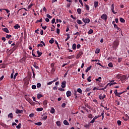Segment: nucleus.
I'll return each instance as SVG.
<instances>
[{
    "label": "nucleus",
    "instance_id": "nucleus-1",
    "mask_svg": "<svg viewBox=\"0 0 129 129\" xmlns=\"http://www.w3.org/2000/svg\"><path fill=\"white\" fill-rule=\"evenodd\" d=\"M101 19H102V20H104L105 22H106V21H107V15L106 14H103L99 18V20H101Z\"/></svg>",
    "mask_w": 129,
    "mask_h": 129
},
{
    "label": "nucleus",
    "instance_id": "nucleus-2",
    "mask_svg": "<svg viewBox=\"0 0 129 129\" xmlns=\"http://www.w3.org/2000/svg\"><path fill=\"white\" fill-rule=\"evenodd\" d=\"M82 21L85 23V25H84V26H85L86 24H89V23H90V19H89V18H83Z\"/></svg>",
    "mask_w": 129,
    "mask_h": 129
},
{
    "label": "nucleus",
    "instance_id": "nucleus-3",
    "mask_svg": "<svg viewBox=\"0 0 129 129\" xmlns=\"http://www.w3.org/2000/svg\"><path fill=\"white\" fill-rule=\"evenodd\" d=\"M118 45H119V41H114L113 43V48H116L118 46Z\"/></svg>",
    "mask_w": 129,
    "mask_h": 129
},
{
    "label": "nucleus",
    "instance_id": "nucleus-4",
    "mask_svg": "<svg viewBox=\"0 0 129 129\" xmlns=\"http://www.w3.org/2000/svg\"><path fill=\"white\" fill-rule=\"evenodd\" d=\"M82 55H83V52L80 51L77 55L76 59H79L80 57H82Z\"/></svg>",
    "mask_w": 129,
    "mask_h": 129
},
{
    "label": "nucleus",
    "instance_id": "nucleus-5",
    "mask_svg": "<svg viewBox=\"0 0 129 129\" xmlns=\"http://www.w3.org/2000/svg\"><path fill=\"white\" fill-rule=\"evenodd\" d=\"M119 78H120V80H121L122 82H124V81H125V79H126V76L125 75H123L121 77H120Z\"/></svg>",
    "mask_w": 129,
    "mask_h": 129
},
{
    "label": "nucleus",
    "instance_id": "nucleus-6",
    "mask_svg": "<svg viewBox=\"0 0 129 129\" xmlns=\"http://www.w3.org/2000/svg\"><path fill=\"white\" fill-rule=\"evenodd\" d=\"M106 97V95H105V94H104L103 96L102 95H99V99H100V100H102V99H104V98H105Z\"/></svg>",
    "mask_w": 129,
    "mask_h": 129
},
{
    "label": "nucleus",
    "instance_id": "nucleus-7",
    "mask_svg": "<svg viewBox=\"0 0 129 129\" xmlns=\"http://www.w3.org/2000/svg\"><path fill=\"white\" fill-rule=\"evenodd\" d=\"M62 88H65L66 87V81H63L61 82Z\"/></svg>",
    "mask_w": 129,
    "mask_h": 129
},
{
    "label": "nucleus",
    "instance_id": "nucleus-8",
    "mask_svg": "<svg viewBox=\"0 0 129 129\" xmlns=\"http://www.w3.org/2000/svg\"><path fill=\"white\" fill-rule=\"evenodd\" d=\"M67 96V97H70L71 96L72 93H71V91H68L66 93Z\"/></svg>",
    "mask_w": 129,
    "mask_h": 129
},
{
    "label": "nucleus",
    "instance_id": "nucleus-9",
    "mask_svg": "<svg viewBox=\"0 0 129 129\" xmlns=\"http://www.w3.org/2000/svg\"><path fill=\"white\" fill-rule=\"evenodd\" d=\"M111 11L112 13H114V14H116L117 12H115V11H114V6L113 4H112L111 6Z\"/></svg>",
    "mask_w": 129,
    "mask_h": 129
},
{
    "label": "nucleus",
    "instance_id": "nucleus-10",
    "mask_svg": "<svg viewBox=\"0 0 129 129\" xmlns=\"http://www.w3.org/2000/svg\"><path fill=\"white\" fill-rule=\"evenodd\" d=\"M3 31H4V32H5L7 34H9V33H10V31H9V29H8V28H3Z\"/></svg>",
    "mask_w": 129,
    "mask_h": 129
},
{
    "label": "nucleus",
    "instance_id": "nucleus-11",
    "mask_svg": "<svg viewBox=\"0 0 129 129\" xmlns=\"http://www.w3.org/2000/svg\"><path fill=\"white\" fill-rule=\"evenodd\" d=\"M26 59H27V57L24 56L23 58H22L20 60L21 63H23V62H25L26 61Z\"/></svg>",
    "mask_w": 129,
    "mask_h": 129
},
{
    "label": "nucleus",
    "instance_id": "nucleus-12",
    "mask_svg": "<svg viewBox=\"0 0 129 129\" xmlns=\"http://www.w3.org/2000/svg\"><path fill=\"white\" fill-rule=\"evenodd\" d=\"M23 112V110H19L17 109L16 111V113H17V114L19 113H22Z\"/></svg>",
    "mask_w": 129,
    "mask_h": 129
},
{
    "label": "nucleus",
    "instance_id": "nucleus-13",
    "mask_svg": "<svg viewBox=\"0 0 129 129\" xmlns=\"http://www.w3.org/2000/svg\"><path fill=\"white\" fill-rule=\"evenodd\" d=\"M94 8L95 9H96V8H97V7H98V2H95L94 3Z\"/></svg>",
    "mask_w": 129,
    "mask_h": 129
},
{
    "label": "nucleus",
    "instance_id": "nucleus-14",
    "mask_svg": "<svg viewBox=\"0 0 129 129\" xmlns=\"http://www.w3.org/2000/svg\"><path fill=\"white\" fill-rule=\"evenodd\" d=\"M37 57H41V55L43 54V53H42V52H40V51L37 50Z\"/></svg>",
    "mask_w": 129,
    "mask_h": 129
},
{
    "label": "nucleus",
    "instance_id": "nucleus-15",
    "mask_svg": "<svg viewBox=\"0 0 129 129\" xmlns=\"http://www.w3.org/2000/svg\"><path fill=\"white\" fill-rule=\"evenodd\" d=\"M63 124H64V125H69V122L67 120H64L63 121Z\"/></svg>",
    "mask_w": 129,
    "mask_h": 129
},
{
    "label": "nucleus",
    "instance_id": "nucleus-16",
    "mask_svg": "<svg viewBox=\"0 0 129 129\" xmlns=\"http://www.w3.org/2000/svg\"><path fill=\"white\" fill-rule=\"evenodd\" d=\"M43 22V18H41L40 20H38L35 22V24H38V23H42Z\"/></svg>",
    "mask_w": 129,
    "mask_h": 129
},
{
    "label": "nucleus",
    "instance_id": "nucleus-17",
    "mask_svg": "<svg viewBox=\"0 0 129 129\" xmlns=\"http://www.w3.org/2000/svg\"><path fill=\"white\" fill-rule=\"evenodd\" d=\"M91 68H92V66H90V67H88L87 69L86 70V73H87V72H88V71H89Z\"/></svg>",
    "mask_w": 129,
    "mask_h": 129
},
{
    "label": "nucleus",
    "instance_id": "nucleus-18",
    "mask_svg": "<svg viewBox=\"0 0 129 129\" xmlns=\"http://www.w3.org/2000/svg\"><path fill=\"white\" fill-rule=\"evenodd\" d=\"M77 24H79V25H82V24H83L82 21H81V20H80L79 19H78L77 20Z\"/></svg>",
    "mask_w": 129,
    "mask_h": 129
},
{
    "label": "nucleus",
    "instance_id": "nucleus-19",
    "mask_svg": "<svg viewBox=\"0 0 129 129\" xmlns=\"http://www.w3.org/2000/svg\"><path fill=\"white\" fill-rule=\"evenodd\" d=\"M67 38L65 39V41H68L70 39V34H67Z\"/></svg>",
    "mask_w": 129,
    "mask_h": 129
},
{
    "label": "nucleus",
    "instance_id": "nucleus-20",
    "mask_svg": "<svg viewBox=\"0 0 129 129\" xmlns=\"http://www.w3.org/2000/svg\"><path fill=\"white\" fill-rule=\"evenodd\" d=\"M14 29H19V28H21V26L19 25V24H17L14 26Z\"/></svg>",
    "mask_w": 129,
    "mask_h": 129
},
{
    "label": "nucleus",
    "instance_id": "nucleus-21",
    "mask_svg": "<svg viewBox=\"0 0 129 129\" xmlns=\"http://www.w3.org/2000/svg\"><path fill=\"white\" fill-rule=\"evenodd\" d=\"M114 94L116 96H118V97H120V96L118 95V93L117 92V90H115L114 91Z\"/></svg>",
    "mask_w": 129,
    "mask_h": 129
},
{
    "label": "nucleus",
    "instance_id": "nucleus-22",
    "mask_svg": "<svg viewBox=\"0 0 129 129\" xmlns=\"http://www.w3.org/2000/svg\"><path fill=\"white\" fill-rule=\"evenodd\" d=\"M8 117H11V118H13L14 117V115L13 114V113H10L8 114Z\"/></svg>",
    "mask_w": 129,
    "mask_h": 129
},
{
    "label": "nucleus",
    "instance_id": "nucleus-23",
    "mask_svg": "<svg viewBox=\"0 0 129 129\" xmlns=\"http://www.w3.org/2000/svg\"><path fill=\"white\" fill-rule=\"evenodd\" d=\"M77 92H79V93H80V94H82V90H81V88H78L77 89Z\"/></svg>",
    "mask_w": 129,
    "mask_h": 129
},
{
    "label": "nucleus",
    "instance_id": "nucleus-24",
    "mask_svg": "<svg viewBox=\"0 0 129 129\" xmlns=\"http://www.w3.org/2000/svg\"><path fill=\"white\" fill-rule=\"evenodd\" d=\"M55 43L56 45H57V47L58 50H60V47L59 46V43H58V42L57 41V40H55Z\"/></svg>",
    "mask_w": 129,
    "mask_h": 129
},
{
    "label": "nucleus",
    "instance_id": "nucleus-25",
    "mask_svg": "<svg viewBox=\"0 0 129 129\" xmlns=\"http://www.w3.org/2000/svg\"><path fill=\"white\" fill-rule=\"evenodd\" d=\"M44 109L43 108H37L36 109L37 111H42Z\"/></svg>",
    "mask_w": 129,
    "mask_h": 129
},
{
    "label": "nucleus",
    "instance_id": "nucleus-26",
    "mask_svg": "<svg viewBox=\"0 0 129 129\" xmlns=\"http://www.w3.org/2000/svg\"><path fill=\"white\" fill-rule=\"evenodd\" d=\"M36 64V62H35L33 64V67L35 68L36 69H39V67H38Z\"/></svg>",
    "mask_w": 129,
    "mask_h": 129
},
{
    "label": "nucleus",
    "instance_id": "nucleus-27",
    "mask_svg": "<svg viewBox=\"0 0 129 129\" xmlns=\"http://www.w3.org/2000/svg\"><path fill=\"white\" fill-rule=\"evenodd\" d=\"M88 33L89 35H91V34H92L93 33V30L90 29Z\"/></svg>",
    "mask_w": 129,
    "mask_h": 129
},
{
    "label": "nucleus",
    "instance_id": "nucleus-28",
    "mask_svg": "<svg viewBox=\"0 0 129 129\" xmlns=\"http://www.w3.org/2000/svg\"><path fill=\"white\" fill-rule=\"evenodd\" d=\"M108 66L109 67H110L111 68H112V67H113V64H112V62H109L108 64Z\"/></svg>",
    "mask_w": 129,
    "mask_h": 129
},
{
    "label": "nucleus",
    "instance_id": "nucleus-29",
    "mask_svg": "<svg viewBox=\"0 0 129 129\" xmlns=\"http://www.w3.org/2000/svg\"><path fill=\"white\" fill-rule=\"evenodd\" d=\"M119 20L121 23H125V20H124L122 18H120Z\"/></svg>",
    "mask_w": 129,
    "mask_h": 129
},
{
    "label": "nucleus",
    "instance_id": "nucleus-30",
    "mask_svg": "<svg viewBox=\"0 0 129 129\" xmlns=\"http://www.w3.org/2000/svg\"><path fill=\"white\" fill-rule=\"evenodd\" d=\"M85 127H89L90 126H91V124H90V123H89L88 124H86V125H84Z\"/></svg>",
    "mask_w": 129,
    "mask_h": 129
},
{
    "label": "nucleus",
    "instance_id": "nucleus-31",
    "mask_svg": "<svg viewBox=\"0 0 129 129\" xmlns=\"http://www.w3.org/2000/svg\"><path fill=\"white\" fill-rule=\"evenodd\" d=\"M85 8H86V10H87V11H89V6L85 4Z\"/></svg>",
    "mask_w": 129,
    "mask_h": 129
},
{
    "label": "nucleus",
    "instance_id": "nucleus-32",
    "mask_svg": "<svg viewBox=\"0 0 129 129\" xmlns=\"http://www.w3.org/2000/svg\"><path fill=\"white\" fill-rule=\"evenodd\" d=\"M35 124H36V125H42V122L39 121V122L35 123Z\"/></svg>",
    "mask_w": 129,
    "mask_h": 129
},
{
    "label": "nucleus",
    "instance_id": "nucleus-33",
    "mask_svg": "<svg viewBox=\"0 0 129 129\" xmlns=\"http://www.w3.org/2000/svg\"><path fill=\"white\" fill-rule=\"evenodd\" d=\"M99 52H100V49L99 48H97L95 51V53L98 54L99 53Z\"/></svg>",
    "mask_w": 129,
    "mask_h": 129
},
{
    "label": "nucleus",
    "instance_id": "nucleus-34",
    "mask_svg": "<svg viewBox=\"0 0 129 129\" xmlns=\"http://www.w3.org/2000/svg\"><path fill=\"white\" fill-rule=\"evenodd\" d=\"M72 48H73V50H76V44L74 43L73 44Z\"/></svg>",
    "mask_w": 129,
    "mask_h": 129
},
{
    "label": "nucleus",
    "instance_id": "nucleus-35",
    "mask_svg": "<svg viewBox=\"0 0 129 129\" xmlns=\"http://www.w3.org/2000/svg\"><path fill=\"white\" fill-rule=\"evenodd\" d=\"M77 13L79 15H80L81 14V9L78 8L77 9Z\"/></svg>",
    "mask_w": 129,
    "mask_h": 129
},
{
    "label": "nucleus",
    "instance_id": "nucleus-36",
    "mask_svg": "<svg viewBox=\"0 0 129 129\" xmlns=\"http://www.w3.org/2000/svg\"><path fill=\"white\" fill-rule=\"evenodd\" d=\"M43 95H42V94H37V98L38 99H40V97H42Z\"/></svg>",
    "mask_w": 129,
    "mask_h": 129
},
{
    "label": "nucleus",
    "instance_id": "nucleus-37",
    "mask_svg": "<svg viewBox=\"0 0 129 129\" xmlns=\"http://www.w3.org/2000/svg\"><path fill=\"white\" fill-rule=\"evenodd\" d=\"M101 117V115H97V116H95L93 119L94 120H96V119H97V118H98V117Z\"/></svg>",
    "mask_w": 129,
    "mask_h": 129
},
{
    "label": "nucleus",
    "instance_id": "nucleus-38",
    "mask_svg": "<svg viewBox=\"0 0 129 129\" xmlns=\"http://www.w3.org/2000/svg\"><path fill=\"white\" fill-rule=\"evenodd\" d=\"M50 113H55V109L54 108L51 109Z\"/></svg>",
    "mask_w": 129,
    "mask_h": 129
},
{
    "label": "nucleus",
    "instance_id": "nucleus-39",
    "mask_svg": "<svg viewBox=\"0 0 129 129\" xmlns=\"http://www.w3.org/2000/svg\"><path fill=\"white\" fill-rule=\"evenodd\" d=\"M41 86H42V85L40 83H38L37 84V88H40Z\"/></svg>",
    "mask_w": 129,
    "mask_h": 129
},
{
    "label": "nucleus",
    "instance_id": "nucleus-40",
    "mask_svg": "<svg viewBox=\"0 0 129 129\" xmlns=\"http://www.w3.org/2000/svg\"><path fill=\"white\" fill-rule=\"evenodd\" d=\"M57 23H62V20L60 19H56V22L55 23V24H57Z\"/></svg>",
    "mask_w": 129,
    "mask_h": 129
},
{
    "label": "nucleus",
    "instance_id": "nucleus-41",
    "mask_svg": "<svg viewBox=\"0 0 129 129\" xmlns=\"http://www.w3.org/2000/svg\"><path fill=\"white\" fill-rule=\"evenodd\" d=\"M3 11H6V12L7 13V14H10V11L8 9H3Z\"/></svg>",
    "mask_w": 129,
    "mask_h": 129
},
{
    "label": "nucleus",
    "instance_id": "nucleus-42",
    "mask_svg": "<svg viewBox=\"0 0 129 129\" xmlns=\"http://www.w3.org/2000/svg\"><path fill=\"white\" fill-rule=\"evenodd\" d=\"M50 44H53L54 43V39L51 38V39L49 40Z\"/></svg>",
    "mask_w": 129,
    "mask_h": 129
},
{
    "label": "nucleus",
    "instance_id": "nucleus-43",
    "mask_svg": "<svg viewBox=\"0 0 129 129\" xmlns=\"http://www.w3.org/2000/svg\"><path fill=\"white\" fill-rule=\"evenodd\" d=\"M117 123L118 124V125H121V121L118 120L117 121Z\"/></svg>",
    "mask_w": 129,
    "mask_h": 129
},
{
    "label": "nucleus",
    "instance_id": "nucleus-44",
    "mask_svg": "<svg viewBox=\"0 0 129 129\" xmlns=\"http://www.w3.org/2000/svg\"><path fill=\"white\" fill-rule=\"evenodd\" d=\"M30 104H31V105L34 106L35 105V103L32 100H30Z\"/></svg>",
    "mask_w": 129,
    "mask_h": 129
},
{
    "label": "nucleus",
    "instance_id": "nucleus-45",
    "mask_svg": "<svg viewBox=\"0 0 129 129\" xmlns=\"http://www.w3.org/2000/svg\"><path fill=\"white\" fill-rule=\"evenodd\" d=\"M56 123L57 125H58V126H60V125H61V122L60 121H57Z\"/></svg>",
    "mask_w": 129,
    "mask_h": 129
},
{
    "label": "nucleus",
    "instance_id": "nucleus-46",
    "mask_svg": "<svg viewBox=\"0 0 129 129\" xmlns=\"http://www.w3.org/2000/svg\"><path fill=\"white\" fill-rule=\"evenodd\" d=\"M32 73H33L32 78H35L36 77V74H35V73L34 72V70H32Z\"/></svg>",
    "mask_w": 129,
    "mask_h": 129
},
{
    "label": "nucleus",
    "instance_id": "nucleus-47",
    "mask_svg": "<svg viewBox=\"0 0 129 129\" xmlns=\"http://www.w3.org/2000/svg\"><path fill=\"white\" fill-rule=\"evenodd\" d=\"M114 84H116V82L112 83H108L107 84V85H109V86H111V85H113Z\"/></svg>",
    "mask_w": 129,
    "mask_h": 129
},
{
    "label": "nucleus",
    "instance_id": "nucleus-48",
    "mask_svg": "<svg viewBox=\"0 0 129 129\" xmlns=\"http://www.w3.org/2000/svg\"><path fill=\"white\" fill-rule=\"evenodd\" d=\"M87 80H88V82H91V76H89Z\"/></svg>",
    "mask_w": 129,
    "mask_h": 129
},
{
    "label": "nucleus",
    "instance_id": "nucleus-49",
    "mask_svg": "<svg viewBox=\"0 0 129 129\" xmlns=\"http://www.w3.org/2000/svg\"><path fill=\"white\" fill-rule=\"evenodd\" d=\"M6 38H7V39H11V38H12V35H9V34H7Z\"/></svg>",
    "mask_w": 129,
    "mask_h": 129
},
{
    "label": "nucleus",
    "instance_id": "nucleus-50",
    "mask_svg": "<svg viewBox=\"0 0 129 129\" xmlns=\"http://www.w3.org/2000/svg\"><path fill=\"white\" fill-rule=\"evenodd\" d=\"M34 116H35V114L32 113L30 114L29 117H34Z\"/></svg>",
    "mask_w": 129,
    "mask_h": 129
},
{
    "label": "nucleus",
    "instance_id": "nucleus-51",
    "mask_svg": "<svg viewBox=\"0 0 129 129\" xmlns=\"http://www.w3.org/2000/svg\"><path fill=\"white\" fill-rule=\"evenodd\" d=\"M14 70H13V73H12L11 74V79H13V78H14Z\"/></svg>",
    "mask_w": 129,
    "mask_h": 129
},
{
    "label": "nucleus",
    "instance_id": "nucleus-52",
    "mask_svg": "<svg viewBox=\"0 0 129 129\" xmlns=\"http://www.w3.org/2000/svg\"><path fill=\"white\" fill-rule=\"evenodd\" d=\"M101 77H99L98 79H96V81H99V82H101Z\"/></svg>",
    "mask_w": 129,
    "mask_h": 129
},
{
    "label": "nucleus",
    "instance_id": "nucleus-53",
    "mask_svg": "<svg viewBox=\"0 0 129 129\" xmlns=\"http://www.w3.org/2000/svg\"><path fill=\"white\" fill-rule=\"evenodd\" d=\"M88 117L89 118H92V117H93V115H92V114H89L88 116Z\"/></svg>",
    "mask_w": 129,
    "mask_h": 129
},
{
    "label": "nucleus",
    "instance_id": "nucleus-54",
    "mask_svg": "<svg viewBox=\"0 0 129 129\" xmlns=\"http://www.w3.org/2000/svg\"><path fill=\"white\" fill-rule=\"evenodd\" d=\"M47 18H48V19H52V16H51L49 14L46 15Z\"/></svg>",
    "mask_w": 129,
    "mask_h": 129
},
{
    "label": "nucleus",
    "instance_id": "nucleus-55",
    "mask_svg": "<svg viewBox=\"0 0 129 129\" xmlns=\"http://www.w3.org/2000/svg\"><path fill=\"white\" fill-rule=\"evenodd\" d=\"M65 106H66V103H63L62 104H61V107H63V108L65 107Z\"/></svg>",
    "mask_w": 129,
    "mask_h": 129
},
{
    "label": "nucleus",
    "instance_id": "nucleus-56",
    "mask_svg": "<svg viewBox=\"0 0 129 129\" xmlns=\"http://www.w3.org/2000/svg\"><path fill=\"white\" fill-rule=\"evenodd\" d=\"M58 90H59V91H65V89H64L62 88H58Z\"/></svg>",
    "mask_w": 129,
    "mask_h": 129
},
{
    "label": "nucleus",
    "instance_id": "nucleus-57",
    "mask_svg": "<svg viewBox=\"0 0 129 129\" xmlns=\"http://www.w3.org/2000/svg\"><path fill=\"white\" fill-rule=\"evenodd\" d=\"M51 73L52 72H55V71H56V69H55V68H51Z\"/></svg>",
    "mask_w": 129,
    "mask_h": 129
},
{
    "label": "nucleus",
    "instance_id": "nucleus-58",
    "mask_svg": "<svg viewBox=\"0 0 129 129\" xmlns=\"http://www.w3.org/2000/svg\"><path fill=\"white\" fill-rule=\"evenodd\" d=\"M73 58H74V55L69 56L68 57L69 59H73Z\"/></svg>",
    "mask_w": 129,
    "mask_h": 129
},
{
    "label": "nucleus",
    "instance_id": "nucleus-59",
    "mask_svg": "<svg viewBox=\"0 0 129 129\" xmlns=\"http://www.w3.org/2000/svg\"><path fill=\"white\" fill-rule=\"evenodd\" d=\"M32 89H36V88H37V87L36 86V85H33L32 86Z\"/></svg>",
    "mask_w": 129,
    "mask_h": 129
},
{
    "label": "nucleus",
    "instance_id": "nucleus-60",
    "mask_svg": "<svg viewBox=\"0 0 129 129\" xmlns=\"http://www.w3.org/2000/svg\"><path fill=\"white\" fill-rule=\"evenodd\" d=\"M53 27H51V31H54V29H55V26L54 25H52Z\"/></svg>",
    "mask_w": 129,
    "mask_h": 129
},
{
    "label": "nucleus",
    "instance_id": "nucleus-61",
    "mask_svg": "<svg viewBox=\"0 0 129 129\" xmlns=\"http://www.w3.org/2000/svg\"><path fill=\"white\" fill-rule=\"evenodd\" d=\"M37 47H43V44H37Z\"/></svg>",
    "mask_w": 129,
    "mask_h": 129
},
{
    "label": "nucleus",
    "instance_id": "nucleus-62",
    "mask_svg": "<svg viewBox=\"0 0 129 129\" xmlns=\"http://www.w3.org/2000/svg\"><path fill=\"white\" fill-rule=\"evenodd\" d=\"M18 74H19L18 73H16L14 77V79H16V77H17V76H18Z\"/></svg>",
    "mask_w": 129,
    "mask_h": 129
},
{
    "label": "nucleus",
    "instance_id": "nucleus-63",
    "mask_svg": "<svg viewBox=\"0 0 129 129\" xmlns=\"http://www.w3.org/2000/svg\"><path fill=\"white\" fill-rule=\"evenodd\" d=\"M56 32L57 33V34H60V29L59 28H57Z\"/></svg>",
    "mask_w": 129,
    "mask_h": 129
},
{
    "label": "nucleus",
    "instance_id": "nucleus-64",
    "mask_svg": "<svg viewBox=\"0 0 129 129\" xmlns=\"http://www.w3.org/2000/svg\"><path fill=\"white\" fill-rule=\"evenodd\" d=\"M52 24H55V18H53L51 21Z\"/></svg>",
    "mask_w": 129,
    "mask_h": 129
}]
</instances>
